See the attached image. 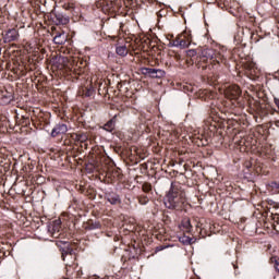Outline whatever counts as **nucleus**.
<instances>
[{
  "mask_svg": "<svg viewBox=\"0 0 279 279\" xmlns=\"http://www.w3.org/2000/svg\"><path fill=\"white\" fill-rule=\"evenodd\" d=\"M186 205V192L182 190L180 183L172 182L166 196L165 206L169 210H184Z\"/></svg>",
  "mask_w": 279,
  "mask_h": 279,
  "instance_id": "f257e3e1",
  "label": "nucleus"
},
{
  "mask_svg": "<svg viewBox=\"0 0 279 279\" xmlns=\"http://www.w3.org/2000/svg\"><path fill=\"white\" fill-rule=\"evenodd\" d=\"M197 69H202V71H206L208 69V63L213 66L216 64H221L223 62V57L221 52L213 49V48H205L201 51V54L197 57Z\"/></svg>",
  "mask_w": 279,
  "mask_h": 279,
  "instance_id": "f03ea898",
  "label": "nucleus"
},
{
  "mask_svg": "<svg viewBox=\"0 0 279 279\" xmlns=\"http://www.w3.org/2000/svg\"><path fill=\"white\" fill-rule=\"evenodd\" d=\"M86 61L77 60L75 65L70 69L72 82L86 80Z\"/></svg>",
  "mask_w": 279,
  "mask_h": 279,
  "instance_id": "7ed1b4c3",
  "label": "nucleus"
},
{
  "mask_svg": "<svg viewBox=\"0 0 279 279\" xmlns=\"http://www.w3.org/2000/svg\"><path fill=\"white\" fill-rule=\"evenodd\" d=\"M242 93L241 87L236 84L227 86L223 92L226 99H229V101H238Z\"/></svg>",
  "mask_w": 279,
  "mask_h": 279,
  "instance_id": "20e7f679",
  "label": "nucleus"
},
{
  "mask_svg": "<svg viewBox=\"0 0 279 279\" xmlns=\"http://www.w3.org/2000/svg\"><path fill=\"white\" fill-rule=\"evenodd\" d=\"M142 73L143 75H147L148 77H153L155 80H161V77H165L166 75L165 70L154 68H143Z\"/></svg>",
  "mask_w": 279,
  "mask_h": 279,
  "instance_id": "39448f33",
  "label": "nucleus"
},
{
  "mask_svg": "<svg viewBox=\"0 0 279 279\" xmlns=\"http://www.w3.org/2000/svg\"><path fill=\"white\" fill-rule=\"evenodd\" d=\"M78 95L81 97H93L95 95V88L93 87V82L86 81V84L78 89Z\"/></svg>",
  "mask_w": 279,
  "mask_h": 279,
  "instance_id": "423d86ee",
  "label": "nucleus"
},
{
  "mask_svg": "<svg viewBox=\"0 0 279 279\" xmlns=\"http://www.w3.org/2000/svg\"><path fill=\"white\" fill-rule=\"evenodd\" d=\"M19 38H20L19 29L16 28H9L3 35L4 43H16Z\"/></svg>",
  "mask_w": 279,
  "mask_h": 279,
  "instance_id": "0eeeda50",
  "label": "nucleus"
},
{
  "mask_svg": "<svg viewBox=\"0 0 279 279\" xmlns=\"http://www.w3.org/2000/svg\"><path fill=\"white\" fill-rule=\"evenodd\" d=\"M69 132V128L64 123L57 124L51 132V136L56 138V136H62V134H66Z\"/></svg>",
  "mask_w": 279,
  "mask_h": 279,
  "instance_id": "6e6552de",
  "label": "nucleus"
},
{
  "mask_svg": "<svg viewBox=\"0 0 279 279\" xmlns=\"http://www.w3.org/2000/svg\"><path fill=\"white\" fill-rule=\"evenodd\" d=\"M193 143H195L197 147H206V145H208V138L206 135H195L193 137Z\"/></svg>",
  "mask_w": 279,
  "mask_h": 279,
  "instance_id": "1a4fd4ad",
  "label": "nucleus"
},
{
  "mask_svg": "<svg viewBox=\"0 0 279 279\" xmlns=\"http://www.w3.org/2000/svg\"><path fill=\"white\" fill-rule=\"evenodd\" d=\"M1 100L3 104H11L14 101V94L12 92H8V89H4L1 92Z\"/></svg>",
  "mask_w": 279,
  "mask_h": 279,
  "instance_id": "9d476101",
  "label": "nucleus"
},
{
  "mask_svg": "<svg viewBox=\"0 0 279 279\" xmlns=\"http://www.w3.org/2000/svg\"><path fill=\"white\" fill-rule=\"evenodd\" d=\"M69 36L66 35V33H64V31H62L61 33H58L54 37H53V43L56 45H64V43H66Z\"/></svg>",
  "mask_w": 279,
  "mask_h": 279,
  "instance_id": "9b49d317",
  "label": "nucleus"
},
{
  "mask_svg": "<svg viewBox=\"0 0 279 279\" xmlns=\"http://www.w3.org/2000/svg\"><path fill=\"white\" fill-rule=\"evenodd\" d=\"M105 197L107 202H110L113 206L121 204V197H119V195L116 193H107Z\"/></svg>",
  "mask_w": 279,
  "mask_h": 279,
  "instance_id": "f8f14e48",
  "label": "nucleus"
},
{
  "mask_svg": "<svg viewBox=\"0 0 279 279\" xmlns=\"http://www.w3.org/2000/svg\"><path fill=\"white\" fill-rule=\"evenodd\" d=\"M72 138L78 143H86V141H88V135L84 132H77L72 134Z\"/></svg>",
  "mask_w": 279,
  "mask_h": 279,
  "instance_id": "ddd939ff",
  "label": "nucleus"
},
{
  "mask_svg": "<svg viewBox=\"0 0 279 279\" xmlns=\"http://www.w3.org/2000/svg\"><path fill=\"white\" fill-rule=\"evenodd\" d=\"M54 19H56L57 25H69V21H70L69 17H66L60 13H57L54 15Z\"/></svg>",
  "mask_w": 279,
  "mask_h": 279,
  "instance_id": "4468645a",
  "label": "nucleus"
},
{
  "mask_svg": "<svg viewBox=\"0 0 279 279\" xmlns=\"http://www.w3.org/2000/svg\"><path fill=\"white\" fill-rule=\"evenodd\" d=\"M116 53L118 56H121L122 58H125V56H128V53H130V48H128V46L123 45V46H118L116 48Z\"/></svg>",
  "mask_w": 279,
  "mask_h": 279,
  "instance_id": "2eb2a0df",
  "label": "nucleus"
},
{
  "mask_svg": "<svg viewBox=\"0 0 279 279\" xmlns=\"http://www.w3.org/2000/svg\"><path fill=\"white\" fill-rule=\"evenodd\" d=\"M117 119V117H114L113 119L109 120L105 125H104V130H106V132H112L117 125V121H114Z\"/></svg>",
  "mask_w": 279,
  "mask_h": 279,
  "instance_id": "dca6fc26",
  "label": "nucleus"
},
{
  "mask_svg": "<svg viewBox=\"0 0 279 279\" xmlns=\"http://www.w3.org/2000/svg\"><path fill=\"white\" fill-rule=\"evenodd\" d=\"M183 230H185V232H191V230H193V225L191 223V219L190 218H184L181 222Z\"/></svg>",
  "mask_w": 279,
  "mask_h": 279,
  "instance_id": "f3484780",
  "label": "nucleus"
},
{
  "mask_svg": "<svg viewBox=\"0 0 279 279\" xmlns=\"http://www.w3.org/2000/svg\"><path fill=\"white\" fill-rule=\"evenodd\" d=\"M101 228V223L93 222V220L87 221L86 230H99Z\"/></svg>",
  "mask_w": 279,
  "mask_h": 279,
  "instance_id": "a211bd4d",
  "label": "nucleus"
},
{
  "mask_svg": "<svg viewBox=\"0 0 279 279\" xmlns=\"http://www.w3.org/2000/svg\"><path fill=\"white\" fill-rule=\"evenodd\" d=\"M102 5L106 10H114V1L112 0H104Z\"/></svg>",
  "mask_w": 279,
  "mask_h": 279,
  "instance_id": "6ab92c4d",
  "label": "nucleus"
},
{
  "mask_svg": "<svg viewBox=\"0 0 279 279\" xmlns=\"http://www.w3.org/2000/svg\"><path fill=\"white\" fill-rule=\"evenodd\" d=\"M244 69L245 71H251L252 73L254 69H256V63H254L253 61H247L244 63Z\"/></svg>",
  "mask_w": 279,
  "mask_h": 279,
  "instance_id": "aec40b11",
  "label": "nucleus"
},
{
  "mask_svg": "<svg viewBox=\"0 0 279 279\" xmlns=\"http://www.w3.org/2000/svg\"><path fill=\"white\" fill-rule=\"evenodd\" d=\"M151 189H153V186H151V183H149V182H144L142 185V191L144 193H151Z\"/></svg>",
  "mask_w": 279,
  "mask_h": 279,
  "instance_id": "412c9836",
  "label": "nucleus"
},
{
  "mask_svg": "<svg viewBox=\"0 0 279 279\" xmlns=\"http://www.w3.org/2000/svg\"><path fill=\"white\" fill-rule=\"evenodd\" d=\"M138 204H141V206H145V204L149 203V197H147V195H141L138 196Z\"/></svg>",
  "mask_w": 279,
  "mask_h": 279,
  "instance_id": "4be33fe9",
  "label": "nucleus"
},
{
  "mask_svg": "<svg viewBox=\"0 0 279 279\" xmlns=\"http://www.w3.org/2000/svg\"><path fill=\"white\" fill-rule=\"evenodd\" d=\"M173 47H182V35L175 37L172 41Z\"/></svg>",
  "mask_w": 279,
  "mask_h": 279,
  "instance_id": "5701e85b",
  "label": "nucleus"
},
{
  "mask_svg": "<svg viewBox=\"0 0 279 279\" xmlns=\"http://www.w3.org/2000/svg\"><path fill=\"white\" fill-rule=\"evenodd\" d=\"M191 45V41L186 38V36L182 35L181 38V47L184 49Z\"/></svg>",
  "mask_w": 279,
  "mask_h": 279,
  "instance_id": "b1692460",
  "label": "nucleus"
},
{
  "mask_svg": "<svg viewBox=\"0 0 279 279\" xmlns=\"http://www.w3.org/2000/svg\"><path fill=\"white\" fill-rule=\"evenodd\" d=\"M268 186H270V189L276 193H279V182L272 181L268 184Z\"/></svg>",
  "mask_w": 279,
  "mask_h": 279,
  "instance_id": "393cba45",
  "label": "nucleus"
},
{
  "mask_svg": "<svg viewBox=\"0 0 279 279\" xmlns=\"http://www.w3.org/2000/svg\"><path fill=\"white\" fill-rule=\"evenodd\" d=\"M68 254H70V256H72L73 255V248H69V247H66V248H63L62 250V259L64 260V256H68Z\"/></svg>",
  "mask_w": 279,
  "mask_h": 279,
  "instance_id": "a878e982",
  "label": "nucleus"
},
{
  "mask_svg": "<svg viewBox=\"0 0 279 279\" xmlns=\"http://www.w3.org/2000/svg\"><path fill=\"white\" fill-rule=\"evenodd\" d=\"M270 263H272L276 271H279V259H278V257H271Z\"/></svg>",
  "mask_w": 279,
  "mask_h": 279,
  "instance_id": "bb28decb",
  "label": "nucleus"
},
{
  "mask_svg": "<svg viewBox=\"0 0 279 279\" xmlns=\"http://www.w3.org/2000/svg\"><path fill=\"white\" fill-rule=\"evenodd\" d=\"M271 219L274 221V226L276 227L277 223L279 230V214H271Z\"/></svg>",
  "mask_w": 279,
  "mask_h": 279,
  "instance_id": "cd10ccee",
  "label": "nucleus"
},
{
  "mask_svg": "<svg viewBox=\"0 0 279 279\" xmlns=\"http://www.w3.org/2000/svg\"><path fill=\"white\" fill-rule=\"evenodd\" d=\"M195 56H197V50H187V58H191V62H193V58H195Z\"/></svg>",
  "mask_w": 279,
  "mask_h": 279,
  "instance_id": "c85d7f7f",
  "label": "nucleus"
},
{
  "mask_svg": "<svg viewBox=\"0 0 279 279\" xmlns=\"http://www.w3.org/2000/svg\"><path fill=\"white\" fill-rule=\"evenodd\" d=\"M196 228H202V225H199V222H197Z\"/></svg>",
  "mask_w": 279,
  "mask_h": 279,
  "instance_id": "c756f323",
  "label": "nucleus"
},
{
  "mask_svg": "<svg viewBox=\"0 0 279 279\" xmlns=\"http://www.w3.org/2000/svg\"><path fill=\"white\" fill-rule=\"evenodd\" d=\"M117 36H119V32L112 36V38H117Z\"/></svg>",
  "mask_w": 279,
  "mask_h": 279,
  "instance_id": "7c9ffc66",
  "label": "nucleus"
},
{
  "mask_svg": "<svg viewBox=\"0 0 279 279\" xmlns=\"http://www.w3.org/2000/svg\"><path fill=\"white\" fill-rule=\"evenodd\" d=\"M191 241H193V239H190V243H191Z\"/></svg>",
  "mask_w": 279,
  "mask_h": 279,
  "instance_id": "2f4dec72",
  "label": "nucleus"
},
{
  "mask_svg": "<svg viewBox=\"0 0 279 279\" xmlns=\"http://www.w3.org/2000/svg\"><path fill=\"white\" fill-rule=\"evenodd\" d=\"M0 56H1V48H0Z\"/></svg>",
  "mask_w": 279,
  "mask_h": 279,
  "instance_id": "473e14b6",
  "label": "nucleus"
}]
</instances>
